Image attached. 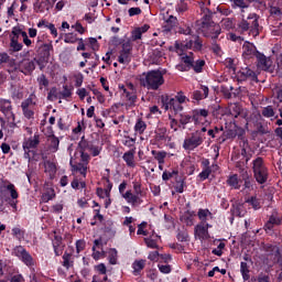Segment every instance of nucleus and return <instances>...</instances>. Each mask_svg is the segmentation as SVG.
<instances>
[{"instance_id":"nucleus-1","label":"nucleus","mask_w":282,"mask_h":282,"mask_svg":"<svg viewBox=\"0 0 282 282\" xmlns=\"http://www.w3.org/2000/svg\"><path fill=\"white\" fill-rule=\"evenodd\" d=\"M140 85L145 89L158 91L164 85V75L159 69L143 73L140 77Z\"/></svg>"},{"instance_id":"nucleus-2","label":"nucleus","mask_w":282,"mask_h":282,"mask_svg":"<svg viewBox=\"0 0 282 282\" xmlns=\"http://www.w3.org/2000/svg\"><path fill=\"white\" fill-rule=\"evenodd\" d=\"M248 56L249 58H256L257 67L262 69V72H269L270 67H272V59L259 52L257 46L250 42H248Z\"/></svg>"},{"instance_id":"nucleus-3","label":"nucleus","mask_w":282,"mask_h":282,"mask_svg":"<svg viewBox=\"0 0 282 282\" xmlns=\"http://www.w3.org/2000/svg\"><path fill=\"white\" fill-rule=\"evenodd\" d=\"M253 177L258 184H265L268 182V167L263 158L258 156L252 161Z\"/></svg>"},{"instance_id":"nucleus-4","label":"nucleus","mask_w":282,"mask_h":282,"mask_svg":"<svg viewBox=\"0 0 282 282\" xmlns=\"http://www.w3.org/2000/svg\"><path fill=\"white\" fill-rule=\"evenodd\" d=\"M3 188L8 191L11 198L6 196V191L0 189V199L7 202L8 205L12 207L13 213H17V210H19V192L17 191V187L14 184L9 183L8 185H4Z\"/></svg>"},{"instance_id":"nucleus-5","label":"nucleus","mask_w":282,"mask_h":282,"mask_svg":"<svg viewBox=\"0 0 282 282\" xmlns=\"http://www.w3.org/2000/svg\"><path fill=\"white\" fill-rule=\"evenodd\" d=\"M214 14L215 12L210 11V9H205L202 21L203 28H213L209 35L212 41L218 40L219 34H221V26H219V24H215V21H213Z\"/></svg>"},{"instance_id":"nucleus-6","label":"nucleus","mask_w":282,"mask_h":282,"mask_svg":"<svg viewBox=\"0 0 282 282\" xmlns=\"http://www.w3.org/2000/svg\"><path fill=\"white\" fill-rule=\"evenodd\" d=\"M41 144V137L39 133H35L33 137L26 139L22 143V149L24 151V159L28 160V162H32V158L36 155V151L33 149H36Z\"/></svg>"},{"instance_id":"nucleus-7","label":"nucleus","mask_w":282,"mask_h":282,"mask_svg":"<svg viewBox=\"0 0 282 282\" xmlns=\"http://www.w3.org/2000/svg\"><path fill=\"white\" fill-rule=\"evenodd\" d=\"M161 105L162 109H164L165 111H174L175 116L184 111V106H182L180 101L169 95L161 96Z\"/></svg>"},{"instance_id":"nucleus-8","label":"nucleus","mask_w":282,"mask_h":282,"mask_svg":"<svg viewBox=\"0 0 282 282\" xmlns=\"http://www.w3.org/2000/svg\"><path fill=\"white\" fill-rule=\"evenodd\" d=\"M122 98H126L130 107H133L138 102V90L132 83L124 85H119Z\"/></svg>"},{"instance_id":"nucleus-9","label":"nucleus","mask_w":282,"mask_h":282,"mask_svg":"<svg viewBox=\"0 0 282 282\" xmlns=\"http://www.w3.org/2000/svg\"><path fill=\"white\" fill-rule=\"evenodd\" d=\"M231 3V8L237 10V8L241 9V21L238 23V32H248V19L243 14L245 10L248 9V4L246 0H229Z\"/></svg>"},{"instance_id":"nucleus-10","label":"nucleus","mask_w":282,"mask_h":282,"mask_svg":"<svg viewBox=\"0 0 282 282\" xmlns=\"http://www.w3.org/2000/svg\"><path fill=\"white\" fill-rule=\"evenodd\" d=\"M12 256L22 261L26 268H34V258L23 246H15L12 250Z\"/></svg>"},{"instance_id":"nucleus-11","label":"nucleus","mask_w":282,"mask_h":282,"mask_svg":"<svg viewBox=\"0 0 282 282\" xmlns=\"http://www.w3.org/2000/svg\"><path fill=\"white\" fill-rule=\"evenodd\" d=\"M202 144H204V134L196 131L189 138L184 140L183 149H185V151H195V149L202 147Z\"/></svg>"},{"instance_id":"nucleus-12","label":"nucleus","mask_w":282,"mask_h":282,"mask_svg":"<svg viewBox=\"0 0 282 282\" xmlns=\"http://www.w3.org/2000/svg\"><path fill=\"white\" fill-rule=\"evenodd\" d=\"M37 64L39 61H36V58H23L18 63L17 69L18 72H21V74H24V76H32V74H34V69H36Z\"/></svg>"},{"instance_id":"nucleus-13","label":"nucleus","mask_w":282,"mask_h":282,"mask_svg":"<svg viewBox=\"0 0 282 282\" xmlns=\"http://www.w3.org/2000/svg\"><path fill=\"white\" fill-rule=\"evenodd\" d=\"M241 156L243 159L237 163L236 167L245 182V188H248V151L246 147L241 149Z\"/></svg>"},{"instance_id":"nucleus-14","label":"nucleus","mask_w":282,"mask_h":282,"mask_svg":"<svg viewBox=\"0 0 282 282\" xmlns=\"http://www.w3.org/2000/svg\"><path fill=\"white\" fill-rule=\"evenodd\" d=\"M55 3L53 0H35L33 2V12L35 14H46L54 8Z\"/></svg>"},{"instance_id":"nucleus-15","label":"nucleus","mask_w":282,"mask_h":282,"mask_svg":"<svg viewBox=\"0 0 282 282\" xmlns=\"http://www.w3.org/2000/svg\"><path fill=\"white\" fill-rule=\"evenodd\" d=\"M0 111L8 120H14V111H12V100L1 98Z\"/></svg>"},{"instance_id":"nucleus-16","label":"nucleus","mask_w":282,"mask_h":282,"mask_svg":"<svg viewBox=\"0 0 282 282\" xmlns=\"http://www.w3.org/2000/svg\"><path fill=\"white\" fill-rule=\"evenodd\" d=\"M248 20L249 36L257 39L259 36V17L254 13L249 14Z\"/></svg>"},{"instance_id":"nucleus-17","label":"nucleus","mask_w":282,"mask_h":282,"mask_svg":"<svg viewBox=\"0 0 282 282\" xmlns=\"http://www.w3.org/2000/svg\"><path fill=\"white\" fill-rule=\"evenodd\" d=\"M209 228H213V225L197 224L194 228L195 239H199V241L206 240L208 238Z\"/></svg>"},{"instance_id":"nucleus-18","label":"nucleus","mask_w":282,"mask_h":282,"mask_svg":"<svg viewBox=\"0 0 282 282\" xmlns=\"http://www.w3.org/2000/svg\"><path fill=\"white\" fill-rule=\"evenodd\" d=\"M281 215H279V212L276 209H273L271 216L269 217V220L264 225V230H272L274 226H281Z\"/></svg>"},{"instance_id":"nucleus-19","label":"nucleus","mask_w":282,"mask_h":282,"mask_svg":"<svg viewBox=\"0 0 282 282\" xmlns=\"http://www.w3.org/2000/svg\"><path fill=\"white\" fill-rule=\"evenodd\" d=\"M194 124H204V120L208 118V109L198 108L192 111Z\"/></svg>"},{"instance_id":"nucleus-20","label":"nucleus","mask_w":282,"mask_h":282,"mask_svg":"<svg viewBox=\"0 0 282 282\" xmlns=\"http://www.w3.org/2000/svg\"><path fill=\"white\" fill-rule=\"evenodd\" d=\"M69 166H70L72 173H78L82 176L87 177V169H88L87 163H80V162L74 163V161L72 159L69 161Z\"/></svg>"},{"instance_id":"nucleus-21","label":"nucleus","mask_w":282,"mask_h":282,"mask_svg":"<svg viewBox=\"0 0 282 282\" xmlns=\"http://www.w3.org/2000/svg\"><path fill=\"white\" fill-rule=\"evenodd\" d=\"M61 147V140L55 134H51L47 137V151L50 153H57Z\"/></svg>"},{"instance_id":"nucleus-22","label":"nucleus","mask_w":282,"mask_h":282,"mask_svg":"<svg viewBox=\"0 0 282 282\" xmlns=\"http://www.w3.org/2000/svg\"><path fill=\"white\" fill-rule=\"evenodd\" d=\"M209 89L208 86L202 85L198 90H194L192 94L193 100H196V102H199V100H206L208 98Z\"/></svg>"},{"instance_id":"nucleus-23","label":"nucleus","mask_w":282,"mask_h":282,"mask_svg":"<svg viewBox=\"0 0 282 282\" xmlns=\"http://www.w3.org/2000/svg\"><path fill=\"white\" fill-rule=\"evenodd\" d=\"M53 251L55 257H61L65 250V245H63V238L61 236H55L52 241Z\"/></svg>"},{"instance_id":"nucleus-24","label":"nucleus","mask_w":282,"mask_h":282,"mask_svg":"<svg viewBox=\"0 0 282 282\" xmlns=\"http://www.w3.org/2000/svg\"><path fill=\"white\" fill-rule=\"evenodd\" d=\"M193 39L194 40H189L185 43V47L187 50H194V52H200L204 44L202 43V40H199V35H193Z\"/></svg>"},{"instance_id":"nucleus-25","label":"nucleus","mask_w":282,"mask_h":282,"mask_svg":"<svg viewBox=\"0 0 282 282\" xmlns=\"http://www.w3.org/2000/svg\"><path fill=\"white\" fill-rule=\"evenodd\" d=\"M267 252H270L269 257L272 259L273 263H281V250L278 246L269 245Z\"/></svg>"},{"instance_id":"nucleus-26","label":"nucleus","mask_w":282,"mask_h":282,"mask_svg":"<svg viewBox=\"0 0 282 282\" xmlns=\"http://www.w3.org/2000/svg\"><path fill=\"white\" fill-rule=\"evenodd\" d=\"M123 162H126L129 169H135V150H129L122 155Z\"/></svg>"},{"instance_id":"nucleus-27","label":"nucleus","mask_w":282,"mask_h":282,"mask_svg":"<svg viewBox=\"0 0 282 282\" xmlns=\"http://www.w3.org/2000/svg\"><path fill=\"white\" fill-rule=\"evenodd\" d=\"M163 21L165 23L164 28L166 32H171L173 28H177V18L174 15H169V13L163 14Z\"/></svg>"},{"instance_id":"nucleus-28","label":"nucleus","mask_w":282,"mask_h":282,"mask_svg":"<svg viewBox=\"0 0 282 282\" xmlns=\"http://www.w3.org/2000/svg\"><path fill=\"white\" fill-rule=\"evenodd\" d=\"M197 217L203 225H209V219H213V213L208 210V208L205 209H198Z\"/></svg>"},{"instance_id":"nucleus-29","label":"nucleus","mask_w":282,"mask_h":282,"mask_svg":"<svg viewBox=\"0 0 282 282\" xmlns=\"http://www.w3.org/2000/svg\"><path fill=\"white\" fill-rule=\"evenodd\" d=\"M122 197L123 199H127L128 204H142L140 196L135 193H131V191H127L124 194H122Z\"/></svg>"},{"instance_id":"nucleus-30","label":"nucleus","mask_w":282,"mask_h":282,"mask_svg":"<svg viewBox=\"0 0 282 282\" xmlns=\"http://www.w3.org/2000/svg\"><path fill=\"white\" fill-rule=\"evenodd\" d=\"M147 265V260L144 259H140V260H135L132 263V273L134 276H140V273L142 272L143 268Z\"/></svg>"},{"instance_id":"nucleus-31","label":"nucleus","mask_w":282,"mask_h":282,"mask_svg":"<svg viewBox=\"0 0 282 282\" xmlns=\"http://www.w3.org/2000/svg\"><path fill=\"white\" fill-rule=\"evenodd\" d=\"M96 248H102L101 239H95L94 246H93V259H95V261H98L100 259V257H102L105 254V251L100 252V251L96 250Z\"/></svg>"},{"instance_id":"nucleus-32","label":"nucleus","mask_w":282,"mask_h":282,"mask_svg":"<svg viewBox=\"0 0 282 282\" xmlns=\"http://www.w3.org/2000/svg\"><path fill=\"white\" fill-rule=\"evenodd\" d=\"M62 265L65 270H69L74 265V256L67 251L62 256Z\"/></svg>"},{"instance_id":"nucleus-33","label":"nucleus","mask_w":282,"mask_h":282,"mask_svg":"<svg viewBox=\"0 0 282 282\" xmlns=\"http://www.w3.org/2000/svg\"><path fill=\"white\" fill-rule=\"evenodd\" d=\"M36 107V95L32 93L29 97L21 102V108L34 109Z\"/></svg>"},{"instance_id":"nucleus-34","label":"nucleus","mask_w":282,"mask_h":282,"mask_svg":"<svg viewBox=\"0 0 282 282\" xmlns=\"http://www.w3.org/2000/svg\"><path fill=\"white\" fill-rule=\"evenodd\" d=\"M178 128L180 129H186V124H189V122H193V115H188V113H181L180 112V119H178Z\"/></svg>"},{"instance_id":"nucleus-35","label":"nucleus","mask_w":282,"mask_h":282,"mask_svg":"<svg viewBox=\"0 0 282 282\" xmlns=\"http://www.w3.org/2000/svg\"><path fill=\"white\" fill-rule=\"evenodd\" d=\"M67 153L69 154V162H72L73 160V163L76 162V160H78V158H80V150L78 148H76L74 150V144H69L68 148H67Z\"/></svg>"},{"instance_id":"nucleus-36","label":"nucleus","mask_w":282,"mask_h":282,"mask_svg":"<svg viewBox=\"0 0 282 282\" xmlns=\"http://www.w3.org/2000/svg\"><path fill=\"white\" fill-rule=\"evenodd\" d=\"M151 154L153 155L154 160H156L159 164H164L167 155L166 151H158V150H152Z\"/></svg>"},{"instance_id":"nucleus-37","label":"nucleus","mask_w":282,"mask_h":282,"mask_svg":"<svg viewBox=\"0 0 282 282\" xmlns=\"http://www.w3.org/2000/svg\"><path fill=\"white\" fill-rule=\"evenodd\" d=\"M228 186H231V188H235L236 191H239L241 188V185L239 184V176L237 174H232L227 178Z\"/></svg>"},{"instance_id":"nucleus-38","label":"nucleus","mask_w":282,"mask_h":282,"mask_svg":"<svg viewBox=\"0 0 282 282\" xmlns=\"http://www.w3.org/2000/svg\"><path fill=\"white\" fill-rule=\"evenodd\" d=\"M206 65V61L204 59H194L192 69L195 72V74H202L204 72V67Z\"/></svg>"},{"instance_id":"nucleus-39","label":"nucleus","mask_w":282,"mask_h":282,"mask_svg":"<svg viewBox=\"0 0 282 282\" xmlns=\"http://www.w3.org/2000/svg\"><path fill=\"white\" fill-rule=\"evenodd\" d=\"M108 261L110 265H118V249L111 248L108 251Z\"/></svg>"},{"instance_id":"nucleus-40","label":"nucleus","mask_w":282,"mask_h":282,"mask_svg":"<svg viewBox=\"0 0 282 282\" xmlns=\"http://www.w3.org/2000/svg\"><path fill=\"white\" fill-rule=\"evenodd\" d=\"M248 204L253 210H260L261 208V198H258L257 195H253L248 198Z\"/></svg>"},{"instance_id":"nucleus-41","label":"nucleus","mask_w":282,"mask_h":282,"mask_svg":"<svg viewBox=\"0 0 282 282\" xmlns=\"http://www.w3.org/2000/svg\"><path fill=\"white\" fill-rule=\"evenodd\" d=\"M10 47L12 52H21L23 50V44L19 43V40L17 36H12L10 40Z\"/></svg>"},{"instance_id":"nucleus-42","label":"nucleus","mask_w":282,"mask_h":282,"mask_svg":"<svg viewBox=\"0 0 282 282\" xmlns=\"http://www.w3.org/2000/svg\"><path fill=\"white\" fill-rule=\"evenodd\" d=\"M221 28L230 32L235 28V19L232 18H225L221 20Z\"/></svg>"},{"instance_id":"nucleus-43","label":"nucleus","mask_w":282,"mask_h":282,"mask_svg":"<svg viewBox=\"0 0 282 282\" xmlns=\"http://www.w3.org/2000/svg\"><path fill=\"white\" fill-rule=\"evenodd\" d=\"M118 63L129 65L131 63V53H119Z\"/></svg>"},{"instance_id":"nucleus-44","label":"nucleus","mask_w":282,"mask_h":282,"mask_svg":"<svg viewBox=\"0 0 282 282\" xmlns=\"http://www.w3.org/2000/svg\"><path fill=\"white\" fill-rule=\"evenodd\" d=\"M11 232H12V237L18 239V241H21L25 237V230L19 227H13Z\"/></svg>"},{"instance_id":"nucleus-45","label":"nucleus","mask_w":282,"mask_h":282,"mask_svg":"<svg viewBox=\"0 0 282 282\" xmlns=\"http://www.w3.org/2000/svg\"><path fill=\"white\" fill-rule=\"evenodd\" d=\"M195 61V58L191 55H181V63L183 65H186L187 67H189V69H193V62Z\"/></svg>"},{"instance_id":"nucleus-46","label":"nucleus","mask_w":282,"mask_h":282,"mask_svg":"<svg viewBox=\"0 0 282 282\" xmlns=\"http://www.w3.org/2000/svg\"><path fill=\"white\" fill-rule=\"evenodd\" d=\"M220 91L227 100H230V98H232V86H221Z\"/></svg>"},{"instance_id":"nucleus-47","label":"nucleus","mask_w":282,"mask_h":282,"mask_svg":"<svg viewBox=\"0 0 282 282\" xmlns=\"http://www.w3.org/2000/svg\"><path fill=\"white\" fill-rule=\"evenodd\" d=\"M224 132V127H215L214 129H209L207 131V135H209V138H217V135H219L220 133Z\"/></svg>"},{"instance_id":"nucleus-48","label":"nucleus","mask_w":282,"mask_h":282,"mask_svg":"<svg viewBox=\"0 0 282 282\" xmlns=\"http://www.w3.org/2000/svg\"><path fill=\"white\" fill-rule=\"evenodd\" d=\"M37 83H39L40 89H43V87H50V79H47L45 74H41L37 77Z\"/></svg>"},{"instance_id":"nucleus-49","label":"nucleus","mask_w":282,"mask_h":282,"mask_svg":"<svg viewBox=\"0 0 282 282\" xmlns=\"http://www.w3.org/2000/svg\"><path fill=\"white\" fill-rule=\"evenodd\" d=\"M134 131L140 134L144 133V131H147V123L142 120L137 121Z\"/></svg>"},{"instance_id":"nucleus-50","label":"nucleus","mask_w":282,"mask_h":282,"mask_svg":"<svg viewBox=\"0 0 282 282\" xmlns=\"http://www.w3.org/2000/svg\"><path fill=\"white\" fill-rule=\"evenodd\" d=\"M247 213L248 212L246 210V204H239L236 206L235 214L238 217H246Z\"/></svg>"},{"instance_id":"nucleus-51","label":"nucleus","mask_w":282,"mask_h":282,"mask_svg":"<svg viewBox=\"0 0 282 282\" xmlns=\"http://www.w3.org/2000/svg\"><path fill=\"white\" fill-rule=\"evenodd\" d=\"M54 197H56V193H54V189H50L42 195V200L44 204H47V202H52Z\"/></svg>"},{"instance_id":"nucleus-52","label":"nucleus","mask_w":282,"mask_h":282,"mask_svg":"<svg viewBox=\"0 0 282 282\" xmlns=\"http://www.w3.org/2000/svg\"><path fill=\"white\" fill-rule=\"evenodd\" d=\"M88 151L91 153L93 158H98L102 152V147L99 145H88Z\"/></svg>"},{"instance_id":"nucleus-53","label":"nucleus","mask_w":282,"mask_h":282,"mask_svg":"<svg viewBox=\"0 0 282 282\" xmlns=\"http://www.w3.org/2000/svg\"><path fill=\"white\" fill-rule=\"evenodd\" d=\"M86 246L87 243L85 242L84 239H79L75 242L77 257L80 254V252H83V250H85Z\"/></svg>"},{"instance_id":"nucleus-54","label":"nucleus","mask_w":282,"mask_h":282,"mask_svg":"<svg viewBox=\"0 0 282 282\" xmlns=\"http://www.w3.org/2000/svg\"><path fill=\"white\" fill-rule=\"evenodd\" d=\"M26 120H34V108H21Z\"/></svg>"},{"instance_id":"nucleus-55","label":"nucleus","mask_w":282,"mask_h":282,"mask_svg":"<svg viewBox=\"0 0 282 282\" xmlns=\"http://www.w3.org/2000/svg\"><path fill=\"white\" fill-rule=\"evenodd\" d=\"M186 186V182H184V180L180 178L178 181H176V184L174 185V191L175 193H184V187Z\"/></svg>"},{"instance_id":"nucleus-56","label":"nucleus","mask_w":282,"mask_h":282,"mask_svg":"<svg viewBox=\"0 0 282 282\" xmlns=\"http://www.w3.org/2000/svg\"><path fill=\"white\" fill-rule=\"evenodd\" d=\"M212 173V167L203 169V171L198 174V177L202 180V182H204L205 180H208V177H210Z\"/></svg>"},{"instance_id":"nucleus-57","label":"nucleus","mask_w":282,"mask_h":282,"mask_svg":"<svg viewBox=\"0 0 282 282\" xmlns=\"http://www.w3.org/2000/svg\"><path fill=\"white\" fill-rule=\"evenodd\" d=\"M224 248H226V243L219 242L217 248L212 250V254H215L216 257H221V254H224Z\"/></svg>"},{"instance_id":"nucleus-58","label":"nucleus","mask_w":282,"mask_h":282,"mask_svg":"<svg viewBox=\"0 0 282 282\" xmlns=\"http://www.w3.org/2000/svg\"><path fill=\"white\" fill-rule=\"evenodd\" d=\"M133 192L135 195H139V197H142V183L140 181L132 182Z\"/></svg>"},{"instance_id":"nucleus-59","label":"nucleus","mask_w":282,"mask_h":282,"mask_svg":"<svg viewBox=\"0 0 282 282\" xmlns=\"http://www.w3.org/2000/svg\"><path fill=\"white\" fill-rule=\"evenodd\" d=\"M262 116L264 118H274V108L272 106H267L262 110Z\"/></svg>"},{"instance_id":"nucleus-60","label":"nucleus","mask_w":282,"mask_h":282,"mask_svg":"<svg viewBox=\"0 0 282 282\" xmlns=\"http://www.w3.org/2000/svg\"><path fill=\"white\" fill-rule=\"evenodd\" d=\"M174 98L181 105H184V102H191V99H188V97L184 96V91H178Z\"/></svg>"},{"instance_id":"nucleus-61","label":"nucleus","mask_w":282,"mask_h":282,"mask_svg":"<svg viewBox=\"0 0 282 282\" xmlns=\"http://www.w3.org/2000/svg\"><path fill=\"white\" fill-rule=\"evenodd\" d=\"M162 56H163L162 51H154L152 53V64L160 65V59L162 58Z\"/></svg>"},{"instance_id":"nucleus-62","label":"nucleus","mask_w":282,"mask_h":282,"mask_svg":"<svg viewBox=\"0 0 282 282\" xmlns=\"http://www.w3.org/2000/svg\"><path fill=\"white\" fill-rule=\"evenodd\" d=\"M240 272L242 274L243 281H248V262H241L240 263Z\"/></svg>"},{"instance_id":"nucleus-63","label":"nucleus","mask_w":282,"mask_h":282,"mask_svg":"<svg viewBox=\"0 0 282 282\" xmlns=\"http://www.w3.org/2000/svg\"><path fill=\"white\" fill-rule=\"evenodd\" d=\"M176 239H177V241H181V242L188 241V231H186V230L178 231L176 235Z\"/></svg>"},{"instance_id":"nucleus-64","label":"nucleus","mask_w":282,"mask_h":282,"mask_svg":"<svg viewBox=\"0 0 282 282\" xmlns=\"http://www.w3.org/2000/svg\"><path fill=\"white\" fill-rule=\"evenodd\" d=\"M236 78L238 83H246V80H248V70L238 72Z\"/></svg>"}]
</instances>
